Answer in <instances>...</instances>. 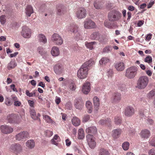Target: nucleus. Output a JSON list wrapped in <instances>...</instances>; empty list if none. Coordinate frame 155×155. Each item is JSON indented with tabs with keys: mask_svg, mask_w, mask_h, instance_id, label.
I'll return each instance as SVG.
<instances>
[{
	"mask_svg": "<svg viewBox=\"0 0 155 155\" xmlns=\"http://www.w3.org/2000/svg\"><path fill=\"white\" fill-rule=\"evenodd\" d=\"M149 82V79L147 76H141L137 81L136 87L140 89H144L147 87Z\"/></svg>",
	"mask_w": 155,
	"mask_h": 155,
	"instance_id": "nucleus-1",
	"label": "nucleus"
},
{
	"mask_svg": "<svg viewBox=\"0 0 155 155\" xmlns=\"http://www.w3.org/2000/svg\"><path fill=\"white\" fill-rule=\"evenodd\" d=\"M137 68L136 66H131L126 70L125 76L128 79H133L137 74Z\"/></svg>",
	"mask_w": 155,
	"mask_h": 155,
	"instance_id": "nucleus-2",
	"label": "nucleus"
},
{
	"mask_svg": "<svg viewBox=\"0 0 155 155\" xmlns=\"http://www.w3.org/2000/svg\"><path fill=\"white\" fill-rule=\"evenodd\" d=\"M121 17V14L116 10L110 11L108 14L107 17L109 21L114 22L119 20Z\"/></svg>",
	"mask_w": 155,
	"mask_h": 155,
	"instance_id": "nucleus-3",
	"label": "nucleus"
},
{
	"mask_svg": "<svg viewBox=\"0 0 155 155\" xmlns=\"http://www.w3.org/2000/svg\"><path fill=\"white\" fill-rule=\"evenodd\" d=\"M88 70V68L82 65L77 72L78 77L81 79L85 78L87 77Z\"/></svg>",
	"mask_w": 155,
	"mask_h": 155,
	"instance_id": "nucleus-4",
	"label": "nucleus"
},
{
	"mask_svg": "<svg viewBox=\"0 0 155 155\" xmlns=\"http://www.w3.org/2000/svg\"><path fill=\"white\" fill-rule=\"evenodd\" d=\"M9 149L12 152L17 155L20 153L22 150V146L18 143L12 144Z\"/></svg>",
	"mask_w": 155,
	"mask_h": 155,
	"instance_id": "nucleus-5",
	"label": "nucleus"
},
{
	"mask_svg": "<svg viewBox=\"0 0 155 155\" xmlns=\"http://www.w3.org/2000/svg\"><path fill=\"white\" fill-rule=\"evenodd\" d=\"M29 136V133L27 131H23L17 134L15 136L16 140L23 141L26 140Z\"/></svg>",
	"mask_w": 155,
	"mask_h": 155,
	"instance_id": "nucleus-6",
	"label": "nucleus"
},
{
	"mask_svg": "<svg viewBox=\"0 0 155 155\" xmlns=\"http://www.w3.org/2000/svg\"><path fill=\"white\" fill-rule=\"evenodd\" d=\"M52 41L56 45H61L63 42L61 37L57 33H55L52 36Z\"/></svg>",
	"mask_w": 155,
	"mask_h": 155,
	"instance_id": "nucleus-7",
	"label": "nucleus"
},
{
	"mask_svg": "<svg viewBox=\"0 0 155 155\" xmlns=\"http://www.w3.org/2000/svg\"><path fill=\"white\" fill-rule=\"evenodd\" d=\"M21 34V36L24 38H29L31 35V30L27 26H23L22 27Z\"/></svg>",
	"mask_w": 155,
	"mask_h": 155,
	"instance_id": "nucleus-8",
	"label": "nucleus"
},
{
	"mask_svg": "<svg viewBox=\"0 0 155 155\" xmlns=\"http://www.w3.org/2000/svg\"><path fill=\"white\" fill-rule=\"evenodd\" d=\"M7 120L10 123H19L17 115L14 114H8L7 117Z\"/></svg>",
	"mask_w": 155,
	"mask_h": 155,
	"instance_id": "nucleus-9",
	"label": "nucleus"
},
{
	"mask_svg": "<svg viewBox=\"0 0 155 155\" xmlns=\"http://www.w3.org/2000/svg\"><path fill=\"white\" fill-rule=\"evenodd\" d=\"M86 138L89 147L91 149L95 147L96 143L94 139L93 135H87L86 136Z\"/></svg>",
	"mask_w": 155,
	"mask_h": 155,
	"instance_id": "nucleus-10",
	"label": "nucleus"
},
{
	"mask_svg": "<svg viewBox=\"0 0 155 155\" xmlns=\"http://www.w3.org/2000/svg\"><path fill=\"white\" fill-rule=\"evenodd\" d=\"M1 132L3 134H7L13 132V129L11 127L7 125H2L0 127Z\"/></svg>",
	"mask_w": 155,
	"mask_h": 155,
	"instance_id": "nucleus-11",
	"label": "nucleus"
},
{
	"mask_svg": "<svg viewBox=\"0 0 155 155\" xmlns=\"http://www.w3.org/2000/svg\"><path fill=\"white\" fill-rule=\"evenodd\" d=\"M76 17L81 19L85 18L87 15V11L84 8H81L78 10L76 12Z\"/></svg>",
	"mask_w": 155,
	"mask_h": 155,
	"instance_id": "nucleus-12",
	"label": "nucleus"
},
{
	"mask_svg": "<svg viewBox=\"0 0 155 155\" xmlns=\"http://www.w3.org/2000/svg\"><path fill=\"white\" fill-rule=\"evenodd\" d=\"M121 99V95L120 93L114 92L113 93L111 101L113 103H118Z\"/></svg>",
	"mask_w": 155,
	"mask_h": 155,
	"instance_id": "nucleus-13",
	"label": "nucleus"
},
{
	"mask_svg": "<svg viewBox=\"0 0 155 155\" xmlns=\"http://www.w3.org/2000/svg\"><path fill=\"white\" fill-rule=\"evenodd\" d=\"M135 113L134 109L132 107L128 106L125 109L124 114L126 116L130 117Z\"/></svg>",
	"mask_w": 155,
	"mask_h": 155,
	"instance_id": "nucleus-14",
	"label": "nucleus"
},
{
	"mask_svg": "<svg viewBox=\"0 0 155 155\" xmlns=\"http://www.w3.org/2000/svg\"><path fill=\"white\" fill-rule=\"evenodd\" d=\"M95 27V24L91 20H87L84 21V28L86 29L94 28Z\"/></svg>",
	"mask_w": 155,
	"mask_h": 155,
	"instance_id": "nucleus-15",
	"label": "nucleus"
},
{
	"mask_svg": "<svg viewBox=\"0 0 155 155\" xmlns=\"http://www.w3.org/2000/svg\"><path fill=\"white\" fill-rule=\"evenodd\" d=\"M54 72L58 74H60L62 73L64 71L63 66L61 64H57L54 66Z\"/></svg>",
	"mask_w": 155,
	"mask_h": 155,
	"instance_id": "nucleus-16",
	"label": "nucleus"
},
{
	"mask_svg": "<svg viewBox=\"0 0 155 155\" xmlns=\"http://www.w3.org/2000/svg\"><path fill=\"white\" fill-rule=\"evenodd\" d=\"M82 92L85 94H87L90 91V83L86 81L83 84L81 90Z\"/></svg>",
	"mask_w": 155,
	"mask_h": 155,
	"instance_id": "nucleus-17",
	"label": "nucleus"
},
{
	"mask_svg": "<svg viewBox=\"0 0 155 155\" xmlns=\"http://www.w3.org/2000/svg\"><path fill=\"white\" fill-rule=\"evenodd\" d=\"M114 66L117 70L118 71H122L125 69V64L123 62H117L114 64Z\"/></svg>",
	"mask_w": 155,
	"mask_h": 155,
	"instance_id": "nucleus-18",
	"label": "nucleus"
},
{
	"mask_svg": "<svg viewBox=\"0 0 155 155\" xmlns=\"http://www.w3.org/2000/svg\"><path fill=\"white\" fill-rule=\"evenodd\" d=\"M86 132L88 134V135H93L97 134V128L94 126L89 127L86 128Z\"/></svg>",
	"mask_w": 155,
	"mask_h": 155,
	"instance_id": "nucleus-19",
	"label": "nucleus"
},
{
	"mask_svg": "<svg viewBox=\"0 0 155 155\" xmlns=\"http://www.w3.org/2000/svg\"><path fill=\"white\" fill-rule=\"evenodd\" d=\"M141 137L143 138L147 139L150 135V131L147 129L143 130L140 134Z\"/></svg>",
	"mask_w": 155,
	"mask_h": 155,
	"instance_id": "nucleus-20",
	"label": "nucleus"
},
{
	"mask_svg": "<svg viewBox=\"0 0 155 155\" xmlns=\"http://www.w3.org/2000/svg\"><path fill=\"white\" fill-rule=\"evenodd\" d=\"M30 113L31 117L35 120H37L40 121V120L39 117L41 116V115L38 113L37 115H36V113L34 109H30Z\"/></svg>",
	"mask_w": 155,
	"mask_h": 155,
	"instance_id": "nucleus-21",
	"label": "nucleus"
},
{
	"mask_svg": "<svg viewBox=\"0 0 155 155\" xmlns=\"http://www.w3.org/2000/svg\"><path fill=\"white\" fill-rule=\"evenodd\" d=\"M67 29L68 31L76 33L78 32V28L74 24H71L68 27Z\"/></svg>",
	"mask_w": 155,
	"mask_h": 155,
	"instance_id": "nucleus-22",
	"label": "nucleus"
},
{
	"mask_svg": "<svg viewBox=\"0 0 155 155\" xmlns=\"http://www.w3.org/2000/svg\"><path fill=\"white\" fill-rule=\"evenodd\" d=\"M122 132L120 129L113 130L112 132V136L114 139H117L119 137Z\"/></svg>",
	"mask_w": 155,
	"mask_h": 155,
	"instance_id": "nucleus-23",
	"label": "nucleus"
},
{
	"mask_svg": "<svg viewBox=\"0 0 155 155\" xmlns=\"http://www.w3.org/2000/svg\"><path fill=\"white\" fill-rule=\"evenodd\" d=\"M94 104V109L97 111L99 109L100 101L99 99L97 97H94L93 98Z\"/></svg>",
	"mask_w": 155,
	"mask_h": 155,
	"instance_id": "nucleus-24",
	"label": "nucleus"
},
{
	"mask_svg": "<svg viewBox=\"0 0 155 155\" xmlns=\"http://www.w3.org/2000/svg\"><path fill=\"white\" fill-rule=\"evenodd\" d=\"M25 145L28 148L32 149L35 147V142L33 140H27L26 142Z\"/></svg>",
	"mask_w": 155,
	"mask_h": 155,
	"instance_id": "nucleus-25",
	"label": "nucleus"
},
{
	"mask_svg": "<svg viewBox=\"0 0 155 155\" xmlns=\"http://www.w3.org/2000/svg\"><path fill=\"white\" fill-rule=\"evenodd\" d=\"M51 52L52 55L54 56H58L60 54L59 48L56 46H54L52 48Z\"/></svg>",
	"mask_w": 155,
	"mask_h": 155,
	"instance_id": "nucleus-26",
	"label": "nucleus"
},
{
	"mask_svg": "<svg viewBox=\"0 0 155 155\" xmlns=\"http://www.w3.org/2000/svg\"><path fill=\"white\" fill-rule=\"evenodd\" d=\"M39 42L45 44L47 41V38L45 36L42 34L38 35L37 36Z\"/></svg>",
	"mask_w": 155,
	"mask_h": 155,
	"instance_id": "nucleus-27",
	"label": "nucleus"
},
{
	"mask_svg": "<svg viewBox=\"0 0 155 155\" xmlns=\"http://www.w3.org/2000/svg\"><path fill=\"white\" fill-rule=\"evenodd\" d=\"M33 13V10L32 6L30 5L27 6L25 9V13L28 17H30L31 14Z\"/></svg>",
	"mask_w": 155,
	"mask_h": 155,
	"instance_id": "nucleus-28",
	"label": "nucleus"
},
{
	"mask_svg": "<svg viewBox=\"0 0 155 155\" xmlns=\"http://www.w3.org/2000/svg\"><path fill=\"white\" fill-rule=\"evenodd\" d=\"M17 66L16 63L14 60H12L7 65V68L8 70L14 68Z\"/></svg>",
	"mask_w": 155,
	"mask_h": 155,
	"instance_id": "nucleus-29",
	"label": "nucleus"
},
{
	"mask_svg": "<svg viewBox=\"0 0 155 155\" xmlns=\"http://www.w3.org/2000/svg\"><path fill=\"white\" fill-rule=\"evenodd\" d=\"M83 105V103L81 100H75L74 106L77 109H81Z\"/></svg>",
	"mask_w": 155,
	"mask_h": 155,
	"instance_id": "nucleus-30",
	"label": "nucleus"
},
{
	"mask_svg": "<svg viewBox=\"0 0 155 155\" xmlns=\"http://www.w3.org/2000/svg\"><path fill=\"white\" fill-rule=\"evenodd\" d=\"M95 64V62L92 59H91L87 61L82 65L84 67L88 68L89 67H91L92 65L94 64Z\"/></svg>",
	"mask_w": 155,
	"mask_h": 155,
	"instance_id": "nucleus-31",
	"label": "nucleus"
},
{
	"mask_svg": "<svg viewBox=\"0 0 155 155\" xmlns=\"http://www.w3.org/2000/svg\"><path fill=\"white\" fill-rule=\"evenodd\" d=\"M109 150L104 148H101L99 150V155H110Z\"/></svg>",
	"mask_w": 155,
	"mask_h": 155,
	"instance_id": "nucleus-32",
	"label": "nucleus"
},
{
	"mask_svg": "<svg viewBox=\"0 0 155 155\" xmlns=\"http://www.w3.org/2000/svg\"><path fill=\"white\" fill-rule=\"evenodd\" d=\"M72 123L75 126H78L80 124L81 121L78 118L74 117L72 120Z\"/></svg>",
	"mask_w": 155,
	"mask_h": 155,
	"instance_id": "nucleus-33",
	"label": "nucleus"
},
{
	"mask_svg": "<svg viewBox=\"0 0 155 155\" xmlns=\"http://www.w3.org/2000/svg\"><path fill=\"white\" fill-rule=\"evenodd\" d=\"M60 140L59 137L57 135H55L53 138L51 139V141L53 144L58 146V142L60 141Z\"/></svg>",
	"mask_w": 155,
	"mask_h": 155,
	"instance_id": "nucleus-34",
	"label": "nucleus"
},
{
	"mask_svg": "<svg viewBox=\"0 0 155 155\" xmlns=\"http://www.w3.org/2000/svg\"><path fill=\"white\" fill-rule=\"evenodd\" d=\"M86 106L88 110V112L89 113H91L93 109L91 103L89 101H87L86 103Z\"/></svg>",
	"mask_w": 155,
	"mask_h": 155,
	"instance_id": "nucleus-35",
	"label": "nucleus"
},
{
	"mask_svg": "<svg viewBox=\"0 0 155 155\" xmlns=\"http://www.w3.org/2000/svg\"><path fill=\"white\" fill-rule=\"evenodd\" d=\"M111 120L110 118H107L105 120H100L99 123L102 125H106L108 126L110 124Z\"/></svg>",
	"mask_w": 155,
	"mask_h": 155,
	"instance_id": "nucleus-36",
	"label": "nucleus"
},
{
	"mask_svg": "<svg viewBox=\"0 0 155 155\" xmlns=\"http://www.w3.org/2000/svg\"><path fill=\"white\" fill-rule=\"evenodd\" d=\"M104 24L105 26L109 28H113L115 26V24L114 22H110V21H106Z\"/></svg>",
	"mask_w": 155,
	"mask_h": 155,
	"instance_id": "nucleus-37",
	"label": "nucleus"
},
{
	"mask_svg": "<svg viewBox=\"0 0 155 155\" xmlns=\"http://www.w3.org/2000/svg\"><path fill=\"white\" fill-rule=\"evenodd\" d=\"M110 59L108 57L102 58L100 61L99 63L101 65H106L110 62Z\"/></svg>",
	"mask_w": 155,
	"mask_h": 155,
	"instance_id": "nucleus-38",
	"label": "nucleus"
},
{
	"mask_svg": "<svg viewBox=\"0 0 155 155\" xmlns=\"http://www.w3.org/2000/svg\"><path fill=\"white\" fill-rule=\"evenodd\" d=\"M149 111L148 109H141L140 111V116L141 118H145L146 117L145 114Z\"/></svg>",
	"mask_w": 155,
	"mask_h": 155,
	"instance_id": "nucleus-39",
	"label": "nucleus"
},
{
	"mask_svg": "<svg viewBox=\"0 0 155 155\" xmlns=\"http://www.w3.org/2000/svg\"><path fill=\"white\" fill-rule=\"evenodd\" d=\"M78 134L79 139H82L84 137V131L83 129L81 128L78 130Z\"/></svg>",
	"mask_w": 155,
	"mask_h": 155,
	"instance_id": "nucleus-40",
	"label": "nucleus"
},
{
	"mask_svg": "<svg viewBox=\"0 0 155 155\" xmlns=\"http://www.w3.org/2000/svg\"><path fill=\"white\" fill-rule=\"evenodd\" d=\"M114 122L116 124H120L121 123L122 120L120 115H117L115 117Z\"/></svg>",
	"mask_w": 155,
	"mask_h": 155,
	"instance_id": "nucleus-41",
	"label": "nucleus"
},
{
	"mask_svg": "<svg viewBox=\"0 0 155 155\" xmlns=\"http://www.w3.org/2000/svg\"><path fill=\"white\" fill-rule=\"evenodd\" d=\"M96 44V42L94 41H93L91 42H86L85 43L86 46L90 50H92L93 49L94 45Z\"/></svg>",
	"mask_w": 155,
	"mask_h": 155,
	"instance_id": "nucleus-42",
	"label": "nucleus"
},
{
	"mask_svg": "<svg viewBox=\"0 0 155 155\" xmlns=\"http://www.w3.org/2000/svg\"><path fill=\"white\" fill-rule=\"evenodd\" d=\"M100 36L99 33L95 32L91 35V38L92 39H97L99 40Z\"/></svg>",
	"mask_w": 155,
	"mask_h": 155,
	"instance_id": "nucleus-43",
	"label": "nucleus"
},
{
	"mask_svg": "<svg viewBox=\"0 0 155 155\" xmlns=\"http://www.w3.org/2000/svg\"><path fill=\"white\" fill-rule=\"evenodd\" d=\"M108 39L107 37L105 36H100V38H99V41L102 43H104L106 42Z\"/></svg>",
	"mask_w": 155,
	"mask_h": 155,
	"instance_id": "nucleus-44",
	"label": "nucleus"
},
{
	"mask_svg": "<svg viewBox=\"0 0 155 155\" xmlns=\"http://www.w3.org/2000/svg\"><path fill=\"white\" fill-rule=\"evenodd\" d=\"M129 146V143L128 142H125L122 144V147L124 150H127L128 149Z\"/></svg>",
	"mask_w": 155,
	"mask_h": 155,
	"instance_id": "nucleus-45",
	"label": "nucleus"
},
{
	"mask_svg": "<svg viewBox=\"0 0 155 155\" xmlns=\"http://www.w3.org/2000/svg\"><path fill=\"white\" fill-rule=\"evenodd\" d=\"M0 21L2 25H4L6 22V16L5 15H2L0 16Z\"/></svg>",
	"mask_w": 155,
	"mask_h": 155,
	"instance_id": "nucleus-46",
	"label": "nucleus"
},
{
	"mask_svg": "<svg viewBox=\"0 0 155 155\" xmlns=\"http://www.w3.org/2000/svg\"><path fill=\"white\" fill-rule=\"evenodd\" d=\"M38 51L41 55H43L46 53L43 48L41 47H38L37 49Z\"/></svg>",
	"mask_w": 155,
	"mask_h": 155,
	"instance_id": "nucleus-47",
	"label": "nucleus"
},
{
	"mask_svg": "<svg viewBox=\"0 0 155 155\" xmlns=\"http://www.w3.org/2000/svg\"><path fill=\"white\" fill-rule=\"evenodd\" d=\"M144 62L150 64L152 62V58L150 56H147L144 59Z\"/></svg>",
	"mask_w": 155,
	"mask_h": 155,
	"instance_id": "nucleus-48",
	"label": "nucleus"
},
{
	"mask_svg": "<svg viewBox=\"0 0 155 155\" xmlns=\"http://www.w3.org/2000/svg\"><path fill=\"white\" fill-rule=\"evenodd\" d=\"M94 7L97 9H100L102 8L101 5L99 2H95L94 4Z\"/></svg>",
	"mask_w": 155,
	"mask_h": 155,
	"instance_id": "nucleus-49",
	"label": "nucleus"
},
{
	"mask_svg": "<svg viewBox=\"0 0 155 155\" xmlns=\"http://www.w3.org/2000/svg\"><path fill=\"white\" fill-rule=\"evenodd\" d=\"M43 119L46 121L48 123H51L52 122V120L50 116L48 115H44Z\"/></svg>",
	"mask_w": 155,
	"mask_h": 155,
	"instance_id": "nucleus-50",
	"label": "nucleus"
},
{
	"mask_svg": "<svg viewBox=\"0 0 155 155\" xmlns=\"http://www.w3.org/2000/svg\"><path fill=\"white\" fill-rule=\"evenodd\" d=\"M53 134V132L49 130H46L45 132V135L48 137H51Z\"/></svg>",
	"mask_w": 155,
	"mask_h": 155,
	"instance_id": "nucleus-51",
	"label": "nucleus"
},
{
	"mask_svg": "<svg viewBox=\"0 0 155 155\" xmlns=\"http://www.w3.org/2000/svg\"><path fill=\"white\" fill-rule=\"evenodd\" d=\"M111 46H107L105 47L103 50V53H108L110 51V48Z\"/></svg>",
	"mask_w": 155,
	"mask_h": 155,
	"instance_id": "nucleus-52",
	"label": "nucleus"
},
{
	"mask_svg": "<svg viewBox=\"0 0 155 155\" xmlns=\"http://www.w3.org/2000/svg\"><path fill=\"white\" fill-rule=\"evenodd\" d=\"M69 88L72 91H74L76 89V85L74 83H71L69 85Z\"/></svg>",
	"mask_w": 155,
	"mask_h": 155,
	"instance_id": "nucleus-53",
	"label": "nucleus"
},
{
	"mask_svg": "<svg viewBox=\"0 0 155 155\" xmlns=\"http://www.w3.org/2000/svg\"><path fill=\"white\" fill-rule=\"evenodd\" d=\"M149 144L151 146L155 147V136L150 141Z\"/></svg>",
	"mask_w": 155,
	"mask_h": 155,
	"instance_id": "nucleus-54",
	"label": "nucleus"
},
{
	"mask_svg": "<svg viewBox=\"0 0 155 155\" xmlns=\"http://www.w3.org/2000/svg\"><path fill=\"white\" fill-rule=\"evenodd\" d=\"M58 11L57 12V14L58 15H61L62 14L64 13L63 12V10H62V8H60L58 7V8H57Z\"/></svg>",
	"mask_w": 155,
	"mask_h": 155,
	"instance_id": "nucleus-55",
	"label": "nucleus"
},
{
	"mask_svg": "<svg viewBox=\"0 0 155 155\" xmlns=\"http://www.w3.org/2000/svg\"><path fill=\"white\" fill-rule=\"evenodd\" d=\"M152 34L151 33H149L147 34L145 38V39L146 41H149L152 38Z\"/></svg>",
	"mask_w": 155,
	"mask_h": 155,
	"instance_id": "nucleus-56",
	"label": "nucleus"
},
{
	"mask_svg": "<svg viewBox=\"0 0 155 155\" xmlns=\"http://www.w3.org/2000/svg\"><path fill=\"white\" fill-rule=\"evenodd\" d=\"M149 155H155V148L150 150L148 152Z\"/></svg>",
	"mask_w": 155,
	"mask_h": 155,
	"instance_id": "nucleus-57",
	"label": "nucleus"
},
{
	"mask_svg": "<svg viewBox=\"0 0 155 155\" xmlns=\"http://www.w3.org/2000/svg\"><path fill=\"white\" fill-rule=\"evenodd\" d=\"M154 93L152 90L150 91L147 94V97L149 98H152L154 95Z\"/></svg>",
	"mask_w": 155,
	"mask_h": 155,
	"instance_id": "nucleus-58",
	"label": "nucleus"
},
{
	"mask_svg": "<svg viewBox=\"0 0 155 155\" xmlns=\"http://www.w3.org/2000/svg\"><path fill=\"white\" fill-rule=\"evenodd\" d=\"M25 94L27 96L29 97H32L33 96L32 92L30 93L28 90H26L25 91Z\"/></svg>",
	"mask_w": 155,
	"mask_h": 155,
	"instance_id": "nucleus-59",
	"label": "nucleus"
},
{
	"mask_svg": "<svg viewBox=\"0 0 155 155\" xmlns=\"http://www.w3.org/2000/svg\"><path fill=\"white\" fill-rule=\"evenodd\" d=\"M5 104L8 106L11 105L12 104L10 99L8 98H7L6 99Z\"/></svg>",
	"mask_w": 155,
	"mask_h": 155,
	"instance_id": "nucleus-60",
	"label": "nucleus"
},
{
	"mask_svg": "<svg viewBox=\"0 0 155 155\" xmlns=\"http://www.w3.org/2000/svg\"><path fill=\"white\" fill-rule=\"evenodd\" d=\"M90 117V116L89 115L84 116L83 117V121L84 122H87L89 120Z\"/></svg>",
	"mask_w": 155,
	"mask_h": 155,
	"instance_id": "nucleus-61",
	"label": "nucleus"
},
{
	"mask_svg": "<svg viewBox=\"0 0 155 155\" xmlns=\"http://www.w3.org/2000/svg\"><path fill=\"white\" fill-rule=\"evenodd\" d=\"M28 103L30 106L32 107H34L35 103L33 101H31L30 100H29L28 101Z\"/></svg>",
	"mask_w": 155,
	"mask_h": 155,
	"instance_id": "nucleus-62",
	"label": "nucleus"
},
{
	"mask_svg": "<svg viewBox=\"0 0 155 155\" xmlns=\"http://www.w3.org/2000/svg\"><path fill=\"white\" fill-rule=\"evenodd\" d=\"M11 88L12 89L13 91L17 92L18 90L15 88V84H12L10 86Z\"/></svg>",
	"mask_w": 155,
	"mask_h": 155,
	"instance_id": "nucleus-63",
	"label": "nucleus"
},
{
	"mask_svg": "<svg viewBox=\"0 0 155 155\" xmlns=\"http://www.w3.org/2000/svg\"><path fill=\"white\" fill-rule=\"evenodd\" d=\"M21 104V102L18 101H15L14 102V105L15 106H19Z\"/></svg>",
	"mask_w": 155,
	"mask_h": 155,
	"instance_id": "nucleus-64",
	"label": "nucleus"
}]
</instances>
